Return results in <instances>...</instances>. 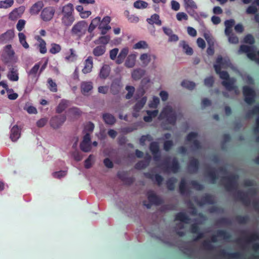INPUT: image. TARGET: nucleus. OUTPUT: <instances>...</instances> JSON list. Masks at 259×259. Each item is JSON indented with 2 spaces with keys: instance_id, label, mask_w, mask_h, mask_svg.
Here are the masks:
<instances>
[{
  "instance_id": "nucleus-25",
  "label": "nucleus",
  "mask_w": 259,
  "mask_h": 259,
  "mask_svg": "<svg viewBox=\"0 0 259 259\" xmlns=\"http://www.w3.org/2000/svg\"><path fill=\"white\" fill-rule=\"evenodd\" d=\"M101 17H96L94 19H93L90 24L88 27V31L90 33H92V32L95 30V29L99 26V24L101 23Z\"/></svg>"
},
{
  "instance_id": "nucleus-37",
  "label": "nucleus",
  "mask_w": 259,
  "mask_h": 259,
  "mask_svg": "<svg viewBox=\"0 0 259 259\" xmlns=\"http://www.w3.org/2000/svg\"><path fill=\"white\" fill-rule=\"evenodd\" d=\"M62 49L61 46L56 43H52L50 45L49 52L52 54H56L61 52Z\"/></svg>"
},
{
  "instance_id": "nucleus-39",
  "label": "nucleus",
  "mask_w": 259,
  "mask_h": 259,
  "mask_svg": "<svg viewBox=\"0 0 259 259\" xmlns=\"http://www.w3.org/2000/svg\"><path fill=\"white\" fill-rule=\"evenodd\" d=\"M14 0L0 1V9H7L12 7L14 5Z\"/></svg>"
},
{
  "instance_id": "nucleus-48",
  "label": "nucleus",
  "mask_w": 259,
  "mask_h": 259,
  "mask_svg": "<svg viewBox=\"0 0 259 259\" xmlns=\"http://www.w3.org/2000/svg\"><path fill=\"white\" fill-rule=\"evenodd\" d=\"M228 37L229 42L231 44H236L239 42L238 37L231 32L228 35H226Z\"/></svg>"
},
{
  "instance_id": "nucleus-58",
  "label": "nucleus",
  "mask_w": 259,
  "mask_h": 259,
  "mask_svg": "<svg viewBox=\"0 0 259 259\" xmlns=\"http://www.w3.org/2000/svg\"><path fill=\"white\" fill-rule=\"evenodd\" d=\"M158 146L156 143H152L150 145V150L153 154L158 152Z\"/></svg>"
},
{
  "instance_id": "nucleus-60",
  "label": "nucleus",
  "mask_w": 259,
  "mask_h": 259,
  "mask_svg": "<svg viewBox=\"0 0 259 259\" xmlns=\"http://www.w3.org/2000/svg\"><path fill=\"white\" fill-rule=\"evenodd\" d=\"M214 82L213 78L212 76H210L205 79L204 84L206 86L211 87L213 84Z\"/></svg>"
},
{
  "instance_id": "nucleus-2",
  "label": "nucleus",
  "mask_w": 259,
  "mask_h": 259,
  "mask_svg": "<svg viewBox=\"0 0 259 259\" xmlns=\"http://www.w3.org/2000/svg\"><path fill=\"white\" fill-rule=\"evenodd\" d=\"M180 113H176L170 105L165 106L162 112L160 113L159 118L161 120H165L167 123L174 124L176 121L182 117Z\"/></svg>"
},
{
  "instance_id": "nucleus-64",
  "label": "nucleus",
  "mask_w": 259,
  "mask_h": 259,
  "mask_svg": "<svg viewBox=\"0 0 259 259\" xmlns=\"http://www.w3.org/2000/svg\"><path fill=\"white\" fill-rule=\"evenodd\" d=\"M187 32L190 35L193 37L196 36L197 34L196 30L191 27H188Z\"/></svg>"
},
{
  "instance_id": "nucleus-49",
  "label": "nucleus",
  "mask_w": 259,
  "mask_h": 259,
  "mask_svg": "<svg viewBox=\"0 0 259 259\" xmlns=\"http://www.w3.org/2000/svg\"><path fill=\"white\" fill-rule=\"evenodd\" d=\"M8 93V98L11 100H14L16 99L18 97V95L15 93L13 89H10L9 90H8V91L7 92Z\"/></svg>"
},
{
  "instance_id": "nucleus-22",
  "label": "nucleus",
  "mask_w": 259,
  "mask_h": 259,
  "mask_svg": "<svg viewBox=\"0 0 259 259\" xmlns=\"http://www.w3.org/2000/svg\"><path fill=\"white\" fill-rule=\"evenodd\" d=\"M43 6V3L41 1H38L32 5L30 9L29 12L31 15H36L38 14Z\"/></svg>"
},
{
  "instance_id": "nucleus-47",
  "label": "nucleus",
  "mask_w": 259,
  "mask_h": 259,
  "mask_svg": "<svg viewBox=\"0 0 259 259\" xmlns=\"http://www.w3.org/2000/svg\"><path fill=\"white\" fill-rule=\"evenodd\" d=\"M67 174V171L65 170H60L59 171H56L52 174L53 176L55 178L60 179L64 177Z\"/></svg>"
},
{
  "instance_id": "nucleus-23",
  "label": "nucleus",
  "mask_w": 259,
  "mask_h": 259,
  "mask_svg": "<svg viewBox=\"0 0 259 259\" xmlns=\"http://www.w3.org/2000/svg\"><path fill=\"white\" fill-rule=\"evenodd\" d=\"M184 6L188 12L197 9L198 7L193 0H183Z\"/></svg>"
},
{
  "instance_id": "nucleus-15",
  "label": "nucleus",
  "mask_w": 259,
  "mask_h": 259,
  "mask_svg": "<svg viewBox=\"0 0 259 259\" xmlns=\"http://www.w3.org/2000/svg\"><path fill=\"white\" fill-rule=\"evenodd\" d=\"M137 55L136 54H130L126 58L124 62V66L128 68H133L136 63Z\"/></svg>"
},
{
  "instance_id": "nucleus-33",
  "label": "nucleus",
  "mask_w": 259,
  "mask_h": 259,
  "mask_svg": "<svg viewBox=\"0 0 259 259\" xmlns=\"http://www.w3.org/2000/svg\"><path fill=\"white\" fill-rule=\"evenodd\" d=\"M110 36L109 35H103L99 37L97 39H96L94 42L96 44H102V46H105L107 45L110 40Z\"/></svg>"
},
{
  "instance_id": "nucleus-54",
  "label": "nucleus",
  "mask_w": 259,
  "mask_h": 259,
  "mask_svg": "<svg viewBox=\"0 0 259 259\" xmlns=\"http://www.w3.org/2000/svg\"><path fill=\"white\" fill-rule=\"evenodd\" d=\"M118 49L117 48H114L110 51V58L111 60H114L116 59L117 55L118 53Z\"/></svg>"
},
{
  "instance_id": "nucleus-13",
  "label": "nucleus",
  "mask_w": 259,
  "mask_h": 259,
  "mask_svg": "<svg viewBox=\"0 0 259 259\" xmlns=\"http://www.w3.org/2000/svg\"><path fill=\"white\" fill-rule=\"evenodd\" d=\"M25 11L24 7H20L18 8L14 9L9 14V19L11 20H14L20 17Z\"/></svg>"
},
{
  "instance_id": "nucleus-43",
  "label": "nucleus",
  "mask_w": 259,
  "mask_h": 259,
  "mask_svg": "<svg viewBox=\"0 0 259 259\" xmlns=\"http://www.w3.org/2000/svg\"><path fill=\"white\" fill-rule=\"evenodd\" d=\"M148 5L147 2L142 1H137L134 4V7L138 9L146 8Z\"/></svg>"
},
{
  "instance_id": "nucleus-4",
  "label": "nucleus",
  "mask_w": 259,
  "mask_h": 259,
  "mask_svg": "<svg viewBox=\"0 0 259 259\" xmlns=\"http://www.w3.org/2000/svg\"><path fill=\"white\" fill-rule=\"evenodd\" d=\"M88 25L86 21L82 20L76 23L71 29L72 35L80 38L83 36L88 30Z\"/></svg>"
},
{
  "instance_id": "nucleus-19",
  "label": "nucleus",
  "mask_w": 259,
  "mask_h": 259,
  "mask_svg": "<svg viewBox=\"0 0 259 259\" xmlns=\"http://www.w3.org/2000/svg\"><path fill=\"white\" fill-rule=\"evenodd\" d=\"M15 36L13 30H8L0 36V42H5L12 40Z\"/></svg>"
},
{
  "instance_id": "nucleus-21",
  "label": "nucleus",
  "mask_w": 259,
  "mask_h": 259,
  "mask_svg": "<svg viewBox=\"0 0 259 259\" xmlns=\"http://www.w3.org/2000/svg\"><path fill=\"white\" fill-rule=\"evenodd\" d=\"M147 23L150 25H157L161 26L162 22L160 19L159 16L157 14L152 15L150 18L146 19Z\"/></svg>"
},
{
  "instance_id": "nucleus-35",
  "label": "nucleus",
  "mask_w": 259,
  "mask_h": 259,
  "mask_svg": "<svg viewBox=\"0 0 259 259\" xmlns=\"http://www.w3.org/2000/svg\"><path fill=\"white\" fill-rule=\"evenodd\" d=\"M109 66L108 65H104L100 70L99 77L102 79H105L109 75Z\"/></svg>"
},
{
  "instance_id": "nucleus-11",
  "label": "nucleus",
  "mask_w": 259,
  "mask_h": 259,
  "mask_svg": "<svg viewBox=\"0 0 259 259\" xmlns=\"http://www.w3.org/2000/svg\"><path fill=\"white\" fill-rule=\"evenodd\" d=\"M7 77L11 81H17L19 80L18 69L17 67H12L9 69Z\"/></svg>"
},
{
  "instance_id": "nucleus-40",
  "label": "nucleus",
  "mask_w": 259,
  "mask_h": 259,
  "mask_svg": "<svg viewBox=\"0 0 259 259\" xmlns=\"http://www.w3.org/2000/svg\"><path fill=\"white\" fill-rule=\"evenodd\" d=\"M18 37L20 43L22 46L26 49H28L29 46L26 42L25 35L23 33L20 32L18 33Z\"/></svg>"
},
{
  "instance_id": "nucleus-63",
  "label": "nucleus",
  "mask_w": 259,
  "mask_h": 259,
  "mask_svg": "<svg viewBox=\"0 0 259 259\" xmlns=\"http://www.w3.org/2000/svg\"><path fill=\"white\" fill-rule=\"evenodd\" d=\"M242 78L245 82L248 84H251L253 82V80L251 77L248 75L244 74L242 75Z\"/></svg>"
},
{
  "instance_id": "nucleus-12",
  "label": "nucleus",
  "mask_w": 259,
  "mask_h": 259,
  "mask_svg": "<svg viewBox=\"0 0 259 259\" xmlns=\"http://www.w3.org/2000/svg\"><path fill=\"white\" fill-rule=\"evenodd\" d=\"M66 117L64 116H59L53 117L50 124L52 127L57 128L59 127L65 121Z\"/></svg>"
},
{
  "instance_id": "nucleus-57",
  "label": "nucleus",
  "mask_w": 259,
  "mask_h": 259,
  "mask_svg": "<svg viewBox=\"0 0 259 259\" xmlns=\"http://www.w3.org/2000/svg\"><path fill=\"white\" fill-rule=\"evenodd\" d=\"M80 149L84 152H89L91 150V144L90 143H85L82 146V142L80 144Z\"/></svg>"
},
{
  "instance_id": "nucleus-50",
  "label": "nucleus",
  "mask_w": 259,
  "mask_h": 259,
  "mask_svg": "<svg viewBox=\"0 0 259 259\" xmlns=\"http://www.w3.org/2000/svg\"><path fill=\"white\" fill-rule=\"evenodd\" d=\"M49 89L53 92H56L57 91V84L54 82L51 78H49L48 80Z\"/></svg>"
},
{
  "instance_id": "nucleus-34",
  "label": "nucleus",
  "mask_w": 259,
  "mask_h": 259,
  "mask_svg": "<svg viewBox=\"0 0 259 259\" xmlns=\"http://www.w3.org/2000/svg\"><path fill=\"white\" fill-rule=\"evenodd\" d=\"M102 117L104 122L107 124L112 125L115 122V117L111 114L104 113Z\"/></svg>"
},
{
  "instance_id": "nucleus-42",
  "label": "nucleus",
  "mask_w": 259,
  "mask_h": 259,
  "mask_svg": "<svg viewBox=\"0 0 259 259\" xmlns=\"http://www.w3.org/2000/svg\"><path fill=\"white\" fill-rule=\"evenodd\" d=\"M148 198L149 200L152 203L157 204L158 198L157 196L155 195V193L153 191H149L147 194Z\"/></svg>"
},
{
  "instance_id": "nucleus-61",
  "label": "nucleus",
  "mask_w": 259,
  "mask_h": 259,
  "mask_svg": "<svg viewBox=\"0 0 259 259\" xmlns=\"http://www.w3.org/2000/svg\"><path fill=\"white\" fill-rule=\"evenodd\" d=\"M171 9L174 11H178L180 9V6L179 3L176 1H172L171 2Z\"/></svg>"
},
{
  "instance_id": "nucleus-31",
  "label": "nucleus",
  "mask_w": 259,
  "mask_h": 259,
  "mask_svg": "<svg viewBox=\"0 0 259 259\" xmlns=\"http://www.w3.org/2000/svg\"><path fill=\"white\" fill-rule=\"evenodd\" d=\"M133 49L134 50H147L149 49V45L146 41L140 40L133 45Z\"/></svg>"
},
{
  "instance_id": "nucleus-44",
  "label": "nucleus",
  "mask_w": 259,
  "mask_h": 259,
  "mask_svg": "<svg viewBox=\"0 0 259 259\" xmlns=\"http://www.w3.org/2000/svg\"><path fill=\"white\" fill-rule=\"evenodd\" d=\"M24 109L29 114H36L37 113L36 108L29 104H25Z\"/></svg>"
},
{
  "instance_id": "nucleus-41",
  "label": "nucleus",
  "mask_w": 259,
  "mask_h": 259,
  "mask_svg": "<svg viewBox=\"0 0 259 259\" xmlns=\"http://www.w3.org/2000/svg\"><path fill=\"white\" fill-rule=\"evenodd\" d=\"M181 85L188 90H193L196 87V84L191 81L184 80L181 82Z\"/></svg>"
},
{
  "instance_id": "nucleus-52",
  "label": "nucleus",
  "mask_w": 259,
  "mask_h": 259,
  "mask_svg": "<svg viewBox=\"0 0 259 259\" xmlns=\"http://www.w3.org/2000/svg\"><path fill=\"white\" fill-rule=\"evenodd\" d=\"M25 24H26L25 20H24L23 19L19 20L16 25L17 29L18 31H21L24 28Z\"/></svg>"
},
{
  "instance_id": "nucleus-46",
  "label": "nucleus",
  "mask_w": 259,
  "mask_h": 259,
  "mask_svg": "<svg viewBox=\"0 0 259 259\" xmlns=\"http://www.w3.org/2000/svg\"><path fill=\"white\" fill-rule=\"evenodd\" d=\"M176 219L179 221L181 223H187V218L186 214L183 212H180L176 215Z\"/></svg>"
},
{
  "instance_id": "nucleus-10",
  "label": "nucleus",
  "mask_w": 259,
  "mask_h": 259,
  "mask_svg": "<svg viewBox=\"0 0 259 259\" xmlns=\"http://www.w3.org/2000/svg\"><path fill=\"white\" fill-rule=\"evenodd\" d=\"M147 102V98L146 97H142L140 100L138 101L134 106L133 115L137 117L139 115L140 110L143 108Z\"/></svg>"
},
{
  "instance_id": "nucleus-26",
  "label": "nucleus",
  "mask_w": 259,
  "mask_h": 259,
  "mask_svg": "<svg viewBox=\"0 0 259 259\" xmlns=\"http://www.w3.org/2000/svg\"><path fill=\"white\" fill-rule=\"evenodd\" d=\"M197 135L195 133H190L186 139L187 142L193 143L192 146L194 148L198 147V142L197 141Z\"/></svg>"
},
{
  "instance_id": "nucleus-8",
  "label": "nucleus",
  "mask_w": 259,
  "mask_h": 259,
  "mask_svg": "<svg viewBox=\"0 0 259 259\" xmlns=\"http://www.w3.org/2000/svg\"><path fill=\"white\" fill-rule=\"evenodd\" d=\"M55 13V9L53 7H49L42 10L40 16L43 20L50 21L53 18Z\"/></svg>"
},
{
  "instance_id": "nucleus-7",
  "label": "nucleus",
  "mask_w": 259,
  "mask_h": 259,
  "mask_svg": "<svg viewBox=\"0 0 259 259\" xmlns=\"http://www.w3.org/2000/svg\"><path fill=\"white\" fill-rule=\"evenodd\" d=\"M110 21L111 19L109 16H105L101 20L98 29L100 30L102 35L106 34L107 31L111 29V28L109 25Z\"/></svg>"
},
{
  "instance_id": "nucleus-20",
  "label": "nucleus",
  "mask_w": 259,
  "mask_h": 259,
  "mask_svg": "<svg viewBox=\"0 0 259 259\" xmlns=\"http://www.w3.org/2000/svg\"><path fill=\"white\" fill-rule=\"evenodd\" d=\"M20 131L16 125L13 126L11 130L10 138L13 142H16L20 137Z\"/></svg>"
},
{
  "instance_id": "nucleus-59",
  "label": "nucleus",
  "mask_w": 259,
  "mask_h": 259,
  "mask_svg": "<svg viewBox=\"0 0 259 259\" xmlns=\"http://www.w3.org/2000/svg\"><path fill=\"white\" fill-rule=\"evenodd\" d=\"M94 128V124L92 122H88L85 125L84 131L88 132H92Z\"/></svg>"
},
{
  "instance_id": "nucleus-17",
  "label": "nucleus",
  "mask_w": 259,
  "mask_h": 259,
  "mask_svg": "<svg viewBox=\"0 0 259 259\" xmlns=\"http://www.w3.org/2000/svg\"><path fill=\"white\" fill-rule=\"evenodd\" d=\"M40 64V62L35 64L30 70L28 72V75L30 78L37 79L40 73V72H38Z\"/></svg>"
},
{
  "instance_id": "nucleus-14",
  "label": "nucleus",
  "mask_w": 259,
  "mask_h": 259,
  "mask_svg": "<svg viewBox=\"0 0 259 259\" xmlns=\"http://www.w3.org/2000/svg\"><path fill=\"white\" fill-rule=\"evenodd\" d=\"M64 55L65 60L68 62H73L77 58L75 51L72 48L65 52Z\"/></svg>"
},
{
  "instance_id": "nucleus-30",
  "label": "nucleus",
  "mask_w": 259,
  "mask_h": 259,
  "mask_svg": "<svg viewBox=\"0 0 259 259\" xmlns=\"http://www.w3.org/2000/svg\"><path fill=\"white\" fill-rule=\"evenodd\" d=\"M106 52L105 46H98L93 50V54L96 57L102 56Z\"/></svg>"
},
{
  "instance_id": "nucleus-9",
  "label": "nucleus",
  "mask_w": 259,
  "mask_h": 259,
  "mask_svg": "<svg viewBox=\"0 0 259 259\" xmlns=\"http://www.w3.org/2000/svg\"><path fill=\"white\" fill-rule=\"evenodd\" d=\"M243 90L246 102L248 104L251 103L253 101L255 96L254 90L247 86L244 87Z\"/></svg>"
},
{
  "instance_id": "nucleus-51",
  "label": "nucleus",
  "mask_w": 259,
  "mask_h": 259,
  "mask_svg": "<svg viewBox=\"0 0 259 259\" xmlns=\"http://www.w3.org/2000/svg\"><path fill=\"white\" fill-rule=\"evenodd\" d=\"M126 90L127 91V93L125 97L127 99H129L133 96L135 92V88L133 86H127L126 87Z\"/></svg>"
},
{
  "instance_id": "nucleus-1",
  "label": "nucleus",
  "mask_w": 259,
  "mask_h": 259,
  "mask_svg": "<svg viewBox=\"0 0 259 259\" xmlns=\"http://www.w3.org/2000/svg\"><path fill=\"white\" fill-rule=\"evenodd\" d=\"M227 67L235 69V67L231 63L230 59L227 57L223 58L221 56H219L214 65V68L217 73L219 75L220 78L222 80V83L223 85L229 92H231V94L230 96L233 97L238 95L239 91L237 87L235 85L236 79L234 78H230L227 72L221 71V69ZM224 95L225 96H228L225 93H224ZM228 96H229L228 95Z\"/></svg>"
},
{
  "instance_id": "nucleus-62",
  "label": "nucleus",
  "mask_w": 259,
  "mask_h": 259,
  "mask_svg": "<svg viewBox=\"0 0 259 259\" xmlns=\"http://www.w3.org/2000/svg\"><path fill=\"white\" fill-rule=\"evenodd\" d=\"M93 160V157L92 155H90L88 158L85 161L84 165L87 168H90L92 164V161Z\"/></svg>"
},
{
  "instance_id": "nucleus-5",
  "label": "nucleus",
  "mask_w": 259,
  "mask_h": 259,
  "mask_svg": "<svg viewBox=\"0 0 259 259\" xmlns=\"http://www.w3.org/2000/svg\"><path fill=\"white\" fill-rule=\"evenodd\" d=\"M239 53H245L248 58L259 64V51L256 52L253 47L242 45L240 46Z\"/></svg>"
},
{
  "instance_id": "nucleus-32",
  "label": "nucleus",
  "mask_w": 259,
  "mask_h": 259,
  "mask_svg": "<svg viewBox=\"0 0 259 259\" xmlns=\"http://www.w3.org/2000/svg\"><path fill=\"white\" fill-rule=\"evenodd\" d=\"M147 115L144 117V120L145 122H150L152 119L155 117L158 113L157 110H154L153 111L147 110L146 111Z\"/></svg>"
},
{
  "instance_id": "nucleus-18",
  "label": "nucleus",
  "mask_w": 259,
  "mask_h": 259,
  "mask_svg": "<svg viewBox=\"0 0 259 259\" xmlns=\"http://www.w3.org/2000/svg\"><path fill=\"white\" fill-rule=\"evenodd\" d=\"M129 53V49L128 47H124L123 48L118 55L117 56V57L116 58V60L115 61L116 63L118 64H121L124 59H125L126 57L128 55Z\"/></svg>"
},
{
  "instance_id": "nucleus-36",
  "label": "nucleus",
  "mask_w": 259,
  "mask_h": 259,
  "mask_svg": "<svg viewBox=\"0 0 259 259\" xmlns=\"http://www.w3.org/2000/svg\"><path fill=\"white\" fill-rule=\"evenodd\" d=\"M235 24V21L233 19L226 20L225 22V33L226 35H228L232 32V28Z\"/></svg>"
},
{
  "instance_id": "nucleus-6",
  "label": "nucleus",
  "mask_w": 259,
  "mask_h": 259,
  "mask_svg": "<svg viewBox=\"0 0 259 259\" xmlns=\"http://www.w3.org/2000/svg\"><path fill=\"white\" fill-rule=\"evenodd\" d=\"M139 61L144 67L147 66L152 60H155L157 57L155 54L150 53H143L139 56Z\"/></svg>"
},
{
  "instance_id": "nucleus-16",
  "label": "nucleus",
  "mask_w": 259,
  "mask_h": 259,
  "mask_svg": "<svg viewBox=\"0 0 259 259\" xmlns=\"http://www.w3.org/2000/svg\"><path fill=\"white\" fill-rule=\"evenodd\" d=\"M93 67V58L91 56H89L84 61V65L82 69V72L84 74L89 73L92 71Z\"/></svg>"
},
{
  "instance_id": "nucleus-24",
  "label": "nucleus",
  "mask_w": 259,
  "mask_h": 259,
  "mask_svg": "<svg viewBox=\"0 0 259 259\" xmlns=\"http://www.w3.org/2000/svg\"><path fill=\"white\" fill-rule=\"evenodd\" d=\"M81 91L82 94H85L93 89V83L91 81H82L80 84Z\"/></svg>"
},
{
  "instance_id": "nucleus-27",
  "label": "nucleus",
  "mask_w": 259,
  "mask_h": 259,
  "mask_svg": "<svg viewBox=\"0 0 259 259\" xmlns=\"http://www.w3.org/2000/svg\"><path fill=\"white\" fill-rule=\"evenodd\" d=\"M144 70L141 68L135 69L131 72L132 77L134 80H139L144 75Z\"/></svg>"
},
{
  "instance_id": "nucleus-56",
  "label": "nucleus",
  "mask_w": 259,
  "mask_h": 259,
  "mask_svg": "<svg viewBox=\"0 0 259 259\" xmlns=\"http://www.w3.org/2000/svg\"><path fill=\"white\" fill-rule=\"evenodd\" d=\"M127 19L131 23H137L139 21V18L138 16L135 15H127Z\"/></svg>"
},
{
  "instance_id": "nucleus-45",
  "label": "nucleus",
  "mask_w": 259,
  "mask_h": 259,
  "mask_svg": "<svg viewBox=\"0 0 259 259\" xmlns=\"http://www.w3.org/2000/svg\"><path fill=\"white\" fill-rule=\"evenodd\" d=\"M159 103V99L158 97L154 96L152 100L149 103L150 108H156Z\"/></svg>"
},
{
  "instance_id": "nucleus-55",
  "label": "nucleus",
  "mask_w": 259,
  "mask_h": 259,
  "mask_svg": "<svg viewBox=\"0 0 259 259\" xmlns=\"http://www.w3.org/2000/svg\"><path fill=\"white\" fill-rule=\"evenodd\" d=\"M177 19L179 21H182L183 20H187L188 16L184 12H179L176 15Z\"/></svg>"
},
{
  "instance_id": "nucleus-53",
  "label": "nucleus",
  "mask_w": 259,
  "mask_h": 259,
  "mask_svg": "<svg viewBox=\"0 0 259 259\" xmlns=\"http://www.w3.org/2000/svg\"><path fill=\"white\" fill-rule=\"evenodd\" d=\"M48 119L47 118H42L36 122V125L38 127H44L48 122Z\"/></svg>"
},
{
  "instance_id": "nucleus-29",
  "label": "nucleus",
  "mask_w": 259,
  "mask_h": 259,
  "mask_svg": "<svg viewBox=\"0 0 259 259\" xmlns=\"http://www.w3.org/2000/svg\"><path fill=\"white\" fill-rule=\"evenodd\" d=\"M179 46L182 48L183 52L188 55H192L193 53V49L185 41H181Z\"/></svg>"
},
{
  "instance_id": "nucleus-3",
  "label": "nucleus",
  "mask_w": 259,
  "mask_h": 259,
  "mask_svg": "<svg viewBox=\"0 0 259 259\" xmlns=\"http://www.w3.org/2000/svg\"><path fill=\"white\" fill-rule=\"evenodd\" d=\"M73 12V6L71 3H68L62 7L61 23L63 26L69 27L73 24L75 21Z\"/></svg>"
},
{
  "instance_id": "nucleus-28",
  "label": "nucleus",
  "mask_w": 259,
  "mask_h": 259,
  "mask_svg": "<svg viewBox=\"0 0 259 259\" xmlns=\"http://www.w3.org/2000/svg\"><path fill=\"white\" fill-rule=\"evenodd\" d=\"M35 39L38 42V48L40 53L45 54L47 51L45 41L39 36H35Z\"/></svg>"
},
{
  "instance_id": "nucleus-38",
  "label": "nucleus",
  "mask_w": 259,
  "mask_h": 259,
  "mask_svg": "<svg viewBox=\"0 0 259 259\" xmlns=\"http://www.w3.org/2000/svg\"><path fill=\"white\" fill-rule=\"evenodd\" d=\"M69 101L66 100H62L57 107L56 111L58 113L62 112L69 105Z\"/></svg>"
}]
</instances>
